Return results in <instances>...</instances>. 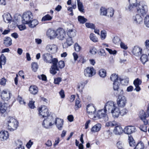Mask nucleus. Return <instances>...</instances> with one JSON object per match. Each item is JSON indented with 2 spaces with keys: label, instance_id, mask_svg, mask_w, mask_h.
I'll return each mask as SVG.
<instances>
[{
  "label": "nucleus",
  "instance_id": "f257e3e1",
  "mask_svg": "<svg viewBox=\"0 0 149 149\" xmlns=\"http://www.w3.org/2000/svg\"><path fill=\"white\" fill-rule=\"evenodd\" d=\"M42 57L45 62L47 63H52L50 69V72L53 75L56 74L57 73V71L59 70L57 66L58 59L56 58H53L52 55L48 53L43 54Z\"/></svg>",
  "mask_w": 149,
  "mask_h": 149
},
{
  "label": "nucleus",
  "instance_id": "f03ea898",
  "mask_svg": "<svg viewBox=\"0 0 149 149\" xmlns=\"http://www.w3.org/2000/svg\"><path fill=\"white\" fill-rule=\"evenodd\" d=\"M105 109L108 110V112H111L114 118H118L120 115V110L116 103L112 101H109L105 104Z\"/></svg>",
  "mask_w": 149,
  "mask_h": 149
},
{
  "label": "nucleus",
  "instance_id": "7ed1b4c3",
  "mask_svg": "<svg viewBox=\"0 0 149 149\" xmlns=\"http://www.w3.org/2000/svg\"><path fill=\"white\" fill-rule=\"evenodd\" d=\"M18 123L17 120L11 117H8L6 119V125L8 130L13 131L16 130Z\"/></svg>",
  "mask_w": 149,
  "mask_h": 149
},
{
  "label": "nucleus",
  "instance_id": "20e7f679",
  "mask_svg": "<svg viewBox=\"0 0 149 149\" xmlns=\"http://www.w3.org/2000/svg\"><path fill=\"white\" fill-rule=\"evenodd\" d=\"M137 7V11L139 14L143 16L146 15L148 11L147 6L144 3L140 2Z\"/></svg>",
  "mask_w": 149,
  "mask_h": 149
},
{
  "label": "nucleus",
  "instance_id": "39448f33",
  "mask_svg": "<svg viewBox=\"0 0 149 149\" xmlns=\"http://www.w3.org/2000/svg\"><path fill=\"white\" fill-rule=\"evenodd\" d=\"M120 83L119 81H115L113 84V88L114 90V94L115 96L123 95V89L120 88Z\"/></svg>",
  "mask_w": 149,
  "mask_h": 149
},
{
  "label": "nucleus",
  "instance_id": "423d86ee",
  "mask_svg": "<svg viewBox=\"0 0 149 149\" xmlns=\"http://www.w3.org/2000/svg\"><path fill=\"white\" fill-rule=\"evenodd\" d=\"M54 119L52 116H50L45 119L42 125L46 129H49L54 124Z\"/></svg>",
  "mask_w": 149,
  "mask_h": 149
},
{
  "label": "nucleus",
  "instance_id": "0eeeda50",
  "mask_svg": "<svg viewBox=\"0 0 149 149\" xmlns=\"http://www.w3.org/2000/svg\"><path fill=\"white\" fill-rule=\"evenodd\" d=\"M38 111L39 116L41 118H47L50 116L49 111L45 106H42L41 107L39 108Z\"/></svg>",
  "mask_w": 149,
  "mask_h": 149
},
{
  "label": "nucleus",
  "instance_id": "6e6552de",
  "mask_svg": "<svg viewBox=\"0 0 149 149\" xmlns=\"http://www.w3.org/2000/svg\"><path fill=\"white\" fill-rule=\"evenodd\" d=\"M117 99V104L119 107L123 108L125 106L127 103L126 98L123 95H118Z\"/></svg>",
  "mask_w": 149,
  "mask_h": 149
},
{
  "label": "nucleus",
  "instance_id": "1a4fd4ad",
  "mask_svg": "<svg viewBox=\"0 0 149 149\" xmlns=\"http://www.w3.org/2000/svg\"><path fill=\"white\" fill-rule=\"evenodd\" d=\"M33 18L32 13L30 11L24 13L22 16V23L27 24Z\"/></svg>",
  "mask_w": 149,
  "mask_h": 149
},
{
  "label": "nucleus",
  "instance_id": "9d476101",
  "mask_svg": "<svg viewBox=\"0 0 149 149\" xmlns=\"http://www.w3.org/2000/svg\"><path fill=\"white\" fill-rule=\"evenodd\" d=\"M95 73V70L92 67H87L84 70V74L86 77H91Z\"/></svg>",
  "mask_w": 149,
  "mask_h": 149
},
{
  "label": "nucleus",
  "instance_id": "9b49d317",
  "mask_svg": "<svg viewBox=\"0 0 149 149\" xmlns=\"http://www.w3.org/2000/svg\"><path fill=\"white\" fill-rule=\"evenodd\" d=\"M105 105L104 110L102 109L99 110L97 113V116L100 118H103L105 121H107L108 118L106 114V112L108 111V110L105 109Z\"/></svg>",
  "mask_w": 149,
  "mask_h": 149
},
{
  "label": "nucleus",
  "instance_id": "f8f14e48",
  "mask_svg": "<svg viewBox=\"0 0 149 149\" xmlns=\"http://www.w3.org/2000/svg\"><path fill=\"white\" fill-rule=\"evenodd\" d=\"M66 37V33L64 30L60 28L56 30V38L60 40H63Z\"/></svg>",
  "mask_w": 149,
  "mask_h": 149
},
{
  "label": "nucleus",
  "instance_id": "ddd939ff",
  "mask_svg": "<svg viewBox=\"0 0 149 149\" xmlns=\"http://www.w3.org/2000/svg\"><path fill=\"white\" fill-rule=\"evenodd\" d=\"M11 95V93L8 90L5 89L2 92L1 97L2 100L8 101L10 99Z\"/></svg>",
  "mask_w": 149,
  "mask_h": 149
},
{
  "label": "nucleus",
  "instance_id": "4468645a",
  "mask_svg": "<svg viewBox=\"0 0 149 149\" xmlns=\"http://www.w3.org/2000/svg\"><path fill=\"white\" fill-rule=\"evenodd\" d=\"M58 47L55 44H48L46 47V50L49 53L52 54H55L57 52Z\"/></svg>",
  "mask_w": 149,
  "mask_h": 149
},
{
  "label": "nucleus",
  "instance_id": "2eb2a0df",
  "mask_svg": "<svg viewBox=\"0 0 149 149\" xmlns=\"http://www.w3.org/2000/svg\"><path fill=\"white\" fill-rule=\"evenodd\" d=\"M54 124L56 125L59 130H62L63 124V120L59 118H56L54 119Z\"/></svg>",
  "mask_w": 149,
  "mask_h": 149
},
{
  "label": "nucleus",
  "instance_id": "dca6fc26",
  "mask_svg": "<svg viewBox=\"0 0 149 149\" xmlns=\"http://www.w3.org/2000/svg\"><path fill=\"white\" fill-rule=\"evenodd\" d=\"M8 106V104L3 100L0 101V112L1 114L5 113Z\"/></svg>",
  "mask_w": 149,
  "mask_h": 149
},
{
  "label": "nucleus",
  "instance_id": "f3484780",
  "mask_svg": "<svg viewBox=\"0 0 149 149\" xmlns=\"http://www.w3.org/2000/svg\"><path fill=\"white\" fill-rule=\"evenodd\" d=\"M56 30L55 31L51 29H49L47 32V35L50 39H53L56 38Z\"/></svg>",
  "mask_w": 149,
  "mask_h": 149
},
{
  "label": "nucleus",
  "instance_id": "a211bd4d",
  "mask_svg": "<svg viewBox=\"0 0 149 149\" xmlns=\"http://www.w3.org/2000/svg\"><path fill=\"white\" fill-rule=\"evenodd\" d=\"M135 127L134 126H128L125 127L124 131L125 133L129 134L135 132Z\"/></svg>",
  "mask_w": 149,
  "mask_h": 149
},
{
  "label": "nucleus",
  "instance_id": "6ab92c4d",
  "mask_svg": "<svg viewBox=\"0 0 149 149\" xmlns=\"http://www.w3.org/2000/svg\"><path fill=\"white\" fill-rule=\"evenodd\" d=\"M133 22L136 24H140L142 23V18L139 14H136L133 17Z\"/></svg>",
  "mask_w": 149,
  "mask_h": 149
},
{
  "label": "nucleus",
  "instance_id": "aec40b11",
  "mask_svg": "<svg viewBox=\"0 0 149 149\" xmlns=\"http://www.w3.org/2000/svg\"><path fill=\"white\" fill-rule=\"evenodd\" d=\"M113 132L116 134L120 135L123 132V130L121 126L117 123L115 126Z\"/></svg>",
  "mask_w": 149,
  "mask_h": 149
},
{
  "label": "nucleus",
  "instance_id": "412c9836",
  "mask_svg": "<svg viewBox=\"0 0 149 149\" xmlns=\"http://www.w3.org/2000/svg\"><path fill=\"white\" fill-rule=\"evenodd\" d=\"M142 49L138 46H134L132 52L136 56H140L141 54Z\"/></svg>",
  "mask_w": 149,
  "mask_h": 149
},
{
  "label": "nucleus",
  "instance_id": "4be33fe9",
  "mask_svg": "<svg viewBox=\"0 0 149 149\" xmlns=\"http://www.w3.org/2000/svg\"><path fill=\"white\" fill-rule=\"evenodd\" d=\"M9 134L8 132L3 131L0 132V138L2 141L7 139L9 137Z\"/></svg>",
  "mask_w": 149,
  "mask_h": 149
},
{
  "label": "nucleus",
  "instance_id": "5701e85b",
  "mask_svg": "<svg viewBox=\"0 0 149 149\" xmlns=\"http://www.w3.org/2000/svg\"><path fill=\"white\" fill-rule=\"evenodd\" d=\"M4 21L6 23H9L11 22L12 17L9 13L4 14L2 16Z\"/></svg>",
  "mask_w": 149,
  "mask_h": 149
},
{
  "label": "nucleus",
  "instance_id": "b1692460",
  "mask_svg": "<svg viewBox=\"0 0 149 149\" xmlns=\"http://www.w3.org/2000/svg\"><path fill=\"white\" fill-rule=\"evenodd\" d=\"M39 23L38 20L36 19H31L28 23L27 24L31 28H34Z\"/></svg>",
  "mask_w": 149,
  "mask_h": 149
},
{
  "label": "nucleus",
  "instance_id": "393cba45",
  "mask_svg": "<svg viewBox=\"0 0 149 149\" xmlns=\"http://www.w3.org/2000/svg\"><path fill=\"white\" fill-rule=\"evenodd\" d=\"M101 128V125L100 123H97L93 126L91 129V131L93 132H99Z\"/></svg>",
  "mask_w": 149,
  "mask_h": 149
},
{
  "label": "nucleus",
  "instance_id": "a878e982",
  "mask_svg": "<svg viewBox=\"0 0 149 149\" xmlns=\"http://www.w3.org/2000/svg\"><path fill=\"white\" fill-rule=\"evenodd\" d=\"M86 110L87 112L89 114L94 115L95 109L94 107L92 105H88L87 106Z\"/></svg>",
  "mask_w": 149,
  "mask_h": 149
},
{
  "label": "nucleus",
  "instance_id": "bb28decb",
  "mask_svg": "<svg viewBox=\"0 0 149 149\" xmlns=\"http://www.w3.org/2000/svg\"><path fill=\"white\" fill-rule=\"evenodd\" d=\"M73 42L71 38L69 37L67 39L66 42H64L63 45V48H65L68 46H70L72 44Z\"/></svg>",
  "mask_w": 149,
  "mask_h": 149
},
{
  "label": "nucleus",
  "instance_id": "cd10ccee",
  "mask_svg": "<svg viewBox=\"0 0 149 149\" xmlns=\"http://www.w3.org/2000/svg\"><path fill=\"white\" fill-rule=\"evenodd\" d=\"M3 43L5 46L7 47H9L12 44V39L10 37L5 38L4 39Z\"/></svg>",
  "mask_w": 149,
  "mask_h": 149
},
{
  "label": "nucleus",
  "instance_id": "c85d7f7f",
  "mask_svg": "<svg viewBox=\"0 0 149 149\" xmlns=\"http://www.w3.org/2000/svg\"><path fill=\"white\" fill-rule=\"evenodd\" d=\"M29 91L31 94L35 95L38 92V89L36 86H31L29 88Z\"/></svg>",
  "mask_w": 149,
  "mask_h": 149
},
{
  "label": "nucleus",
  "instance_id": "c756f323",
  "mask_svg": "<svg viewBox=\"0 0 149 149\" xmlns=\"http://www.w3.org/2000/svg\"><path fill=\"white\" fill-rule=\"evenodd\" d=\"M77 6L79 10L81 12H84V9L83 5L80 0H77Z\"/></svg>",
  "mask_w": 149,
  "mask_h": 149
},
{
  "label": "nucleus",
  "instance_id": "7c9ffc66",
  "mask_svg": "<svg viewBox=\"0 0 149 149\" xmlns=\"http://www.w3.org/2000/svg\"><path fill=\"white\" fill-rule=\"evenodd\" d=\"M6 62V58L3 54H2L0 57V66L2 68V65L5 64Z\"/></svg>",
  "mask_w": 149,
  "mask_h": 149
},
{
  "label": "nucleus",
  "instance_id": "2f4dec72",
  "mask_svg": "<svg viewBox=\"0 0 149 149\" xmlns=\"http://www.w3.org/2000/svg\"><path fill=\"white\" fill-rule=\"evenodd\" d=\"M107 14L106 16L108 17H112L113 15L114 10L112 8H109L107 9Z\"/></svg>",
  "mask_w": 149,
  "mask_h": 149
},
{
  "label": "nucleus",
  "instance_id": "473e14b6",
  "mask_svg": "<svg viewBox=\"0 0 149 149\" xmlns=\"http://www.w3.org/2000/svg\"><path fill=\"white\" fill-rule=\"evenodd\" d=\"M69 37L71 38L76 36V31L75 30L69 29L67 32Z\"/></svg>",
  "mask_w": 149,
  "mask_h": 149
},
{
  "label": "nucleus",
  "instance_id": "72a5a7b5",
  "mask_svg": "<svg viewBox=\"0 0 149 149\" xmlns=\"http://www.w3.org/2000/svg\"><path fill=\"white\" fill-rule=\"evenodd\" d=\"M129 142L130 146L134 147L135 145V143L132 137L131 136H128Z\"/></svg>",
  "mask_w": 149,
  "mask_h": 149
},
{
  "label": "nucleus",
  "instance_id": "f704fd0d",
  "mask_svg": "<svg viewBox=\"0 0 149 149\" xmlns=\"http://www.w3.org/2000/svg\"><path fill=\"white\" fill-rule=\"evenodd\" d=\"M140 60L142 63L144 64L146 62L148 61V56L145 54L142 55L140 57Z\"/></svg>",
  "mask_w": 149,
  "mask_h": 149
},
{
  "label": "nucleus",
  "instance_id": "c9c22d12",
  "mask_svg": "<svg viewBox=\"0 0 149 149\" xmlns=\"http://www.w3.org/2000/svg\"><path fill=\"white\" fill-rule=\"evenodd\" d=\"M137 6L136 5L130 3V4L125 8V9L128 11H132L134 8L137 7Z\"/></svg>",
  "mask_w": 149,
  "mask_h": 149
},
{
  "label": "nucleus",
  "instance_id": "e433bc0d",
  "mask_svg": "<svg viewBox=\"0 0 149 149\" xmlns=\"http://www.w3.org/2000/svg\"><path fill=\"white\" fill-rule=\"evenodd\" d=\"M107 9L103 7H102L100 10V14L101 15L106 16L107 14Z\"/></svg>",
  "mask_w": 149,
  "mask_h": 149
},
{
  "label": "nucleus",
  "instance_id": "4c0bfd02",
  "mask_svg": "<svg viewBox=\"0 0 149 149\" xmlns=\"http://www.w3.org/2000/svg\"><path fill=\"white\" fill-rule=\"evenodd\" d=\"M139 115L141 119L146 118V115L145 111L143 110H141L140 111Z\"/></svg>",
  "mask_w": 149,
  "mask_h": 149
},
{
  "label": "nucleus",
  "instance_id": "58836bf2",
  "mask_svg": "<svg viewBox=\"0 0 149 149\" xmlns=\"http://www.w3.org/2000/svg\"><path fill=\"white\" fill-rule=\"evenodd\" d=\"M52 19V16L49 14H47L43 16L41 19L42 21H50Z\"/></svg>",
  "mask_w": 149,
  "mask_h": 149
},
{
  "label": "nucleus",
  "instance_id": "ea45409f",
  "mask_svg": "<svg viewBox=\"0 0 149 149\" xmlns=\"http://www.w3.org/2000/svg\"><path fill=\"white\" fill-rule=\"evenodd\" d=\"M119 77H118V75L116 74H113L110 77V79L112 81L114 82L117 81L119 80Z\"/></svg>",
  "mask_w": 149,
  "mask_h": 149
},
{
  "label": "nucleus",
  "instance_id": "a19ab883",
  "mask_svg": "<svg viewBox=\"0 0 149 149\" xmlns=\"http://www.w3.org/2000/svg\"><path fill=\"white\" fill-rule=\"evenodd\" d=\"M117 122L114 121H111L106 123L105 126L107 127H113L117 125Z\"/></svg>",
  "mask_w": 149,
  "mask_h": 149
},
{
  "label": "nucleus",
  "instance_id": "79ce46f5",
  "mask_svg": "<svg viewBox=\"0 0 149 149\" xmlns=\"http://www.w3.org/2000/svg\"><path fill=\"white\" fill-rule=\"evenodd\" d=\"M144 148V144L142 142H140L136 145L134 149H143Z\"/></svg>",
  "mask_w": 149,
  "mask_h": 149
},
{
  "label": "nucleus",
  "instance_id": "37998d69",
  "mask_svg": "<svg viewBox=\"0 0 149 149\" xmlns=\"http://www.w3.org/2000/svg\"><path fill=\"white\" fill-rule=\"evenodd\" d=\"M90 40L94 42H97L98 41V38L95 36V34L93 33H91L90 35Z\"/></svg>",
  "mask_w": 149,
  "mask_h": 149
},
{
  "label": "nucleus",
  "instance_id": "c03bdc74",
  "mask_svg": "<svg viewBox=\"0 0 149 149\" xmlns=\"http://www.w3.org/2000/svg\"><path fill=\"white\" fill-rule=\"evenodd\" d=\"M99 74L100 77L104 78L106 75V71L104 69H101L99 71Z\"/></svg>",
  "mask_w": 149,
  "mask_h": 149
},
{
  "label": "nucleus",
  "instance_id": "a18cd8bd",
  "mask_svg": "<svg viewBox=\"0 0 149 149\" xmlns=\"http://www.w3.org/2000/svg\"><path fill=\"white\" fill-rule=\"evenodd\" d=\"M78 21L81 23L84 24L87 21L86 19L84 17L79 16L78 17Z\"/></svg>",
  "mask_w": 149,
  "mask_h": 149
},
{
  "label": "nucleus",
  "instance_id": "49530a36",
  "mask_svg": "<svg viewBox=\"0 0 149 149\" xmlns=\"http://www.w3.org/2000/svg\"><path fill=\"white\" fill-rule=\"evenodd\" d=\"M144 23L147 27H149V15H146L144 19Z\"/></svg>",
  "mask_w": 149,
  "mask_h": 149
},
{
  "label": "nucleus",
  "instance_id": "de8ad7c7",
  "mask_svg": "<svg viewBox=\"0 0 149 149\" xmlns=\"http://www.w3.org/2000/svg\"><path fill=\"white\" fill-rule=\"evenodd\" d=\"M80 101L79 99H77L75 101V109L77 110L78 108L81 107V105L80 104Z\"/></svg>",
  "mask_w": 149,
  "mask_h": 149
},
{
  "label": "nucleus",
  "instance_id": "09e8293b",
  "mask_svg": "<svg viewBox=\"0 0 149 149\" xmlns=\"http://www.w3.org/2000/svg\"><path fill=\"white\" fill-rule=\"evenodd\" d=\"M32 68L34 72H36L38 68V66L37 63H33L31 64Z\"/></svg>",
  "mask_w": 149,
  "mask_h": 149
},
{
  "label": "nucleus",
  "instance_id": "8fccbe9b",
  "mask_svg": "<svg viewBox=\"0 0 149 149\" xmlns=\"http://www.w3.org/2000/svg\"><path fill=\"white\" fill-rule=\"evenodd\" d=\"M142 81L139 78H137L134 81V84L135 86H139L141 84Z\"/></svg>",
  "mask_w": 149,
  "mask_h": 149
},
{
  "label": "nucleus",
  "instance_id": "3c124183",
  "mask_svg": "<svg viewBox=\"0 0 149 149\" xmlns=\"http://www.w3.org/2000/svg\"><path fill=\"white\" fill-rule=\"evenodd\" d=\"M57 66L58 68L61 69L63 68L65 66V63L63 61H59L58 63V65Z\"/></svg>",
  "mask_w": 149,
  "mask_h": 149
},
{
  "label": "nucleus",
  "instance_id": "603ef678",
  "mask_svg": "<svg viewBox=\"0 0 149 149\" xmlns=\"http://www.w3.org/2000/svg\"><path fill=\"white\" fill-rule=\"evenodd\" d=\"M86 26L88 28L95 29V26L94 24L90 23H86L85 24Z\"/></svg>",
  "mask_w": 149,
  "mask_h": 149
},
{
  "label": "nucleus",
  "instance_id": "864d4df0",
  "mask_svg": "<svg viewBox=\"0 0 149 149\" xmlns=\"http://www.w3.org/2000/svg\"><path fill=\"white\" fill-rule=\"evenodd\" d=\"M120 83L122 84L125 85L127 84L128 82V79H122L120 78H119V80H118Z\"/></svg>",
  "mask_w": 149,
  "mask_h": 149
},
{
  "label": "nucleus",
  "instance_id": "5fc2aeb1",
  "mask_svg": "<svg viewBox=\"0 0 149 149\" xmlns=\"http://www.w3.org/2000/svg\"><path fill=\"white\" fill-rule=\"evenodd\" d=\"M128 110L126 109H123L122 110H120V115L121 116H123L126 114L128 112Z\"/></svg>",
  "mask_w": 149,
  "mask_h": 149
},
{
  "label": "nucleus",
  "instance_id": "6e6d98bb",
  "mask_svg": "<svg viewBox=\"0 0 149 149\" xmlns=\"http://www.w3.org/2000/svg\"><path fill=\"white\" fill-rule=\"evenodd\" d=\"M107 36V33L104 30L102 31H101V38L102 40L104 39Z\"/></svg>",
  "mask_w": 149,
  "mask_h": 149
},
{
  "label": "nucleus",
  "instance_id": "4d7b16f0",
  "mask_svg": "<svg viewBox=\"0 0 149 149\" xmlns=\"http://www.w3.org/2000/svg\"><path fill=\"white\" fill-rule=\"evenodd\" d=\"M38 77L40 79H42L43 81H45L47 80V77L44 74H42L40 75H38Z\"/></svg>",
  "mask_w": 149,
  "mask_h": 149
},
{
  "label": "nucleus",
  "instance_id": "13d9d810",
  "mask_svg": "<svg viewBox=\"0 0 149 149\" xmlns=\"http://www.w3.org/2000/svg\"><path fill=\"white\" fill-rule=\"evenodd\" d=\"M105 49L110 54L115 55L117 53V51L116 50H112V49L108 48H106Z\"/></svg>",
  "mask_w": 149,
  "mask_h": 149
},
{
  "label": "nucleus",
  "instance_id": "bf43d9fd",
  "mask_svg": "<svg viewBox=\"0 0 149 149\" xmlns=\"http://www.w3.org/2000/svg\"><path fill=\"white\" fill-rule=\"evenodd\" d=\"M84 85L82 84V82H81L78 85L77 88L78 90L80 91H82V89L84 88Z\"/></svg>",
  "mask_w": 149,
  "mask_h": 149
},
{
  "label": "nucleus",
  "instance_id": "052dcab7",
  "mask_svg": "<svg viewBox=\"0 0 149 149\" xmlns=\"http://www.w3.org/2000/svg\"><path fill=\"white\" fill-rule=\"evenodd\" d=\"M34 101H29L28 104V106L29 108L33 109L35 107L34 104Z\"/></svg>",
  "mask_w": 149,
  "mask_h": 149
},
{
  "label": "nucleus",
  "instance_id": "680f3d73",
  "mask_svg": "<svg viewBox=\"0 0 149 149\" xmlns=\"http://www.w3.org/2000/svg\"><path fill=\"white\" fill-rule=\"evenodd\" d=\"M61 80L62 79L61 77H57L54 79V83L55 84H59Z\"/></svg>",
  "mask_w": 149,
  "mask_h": 149
},
{
  "label": "nucleus",
  "instance_id": "e2e57ef3",
  "mask_svg": "<svg viewBox=\"0 0 149 149\" xmlns=\"http://www.w3.org/2000/svg\"><path fill=\"white\" fill-rule=\"evenodd\" d=\"M74 48L76 52H79L81 49L80 47L79 46V45H78L77 43L75 44L74 46Z\"/></svg>",
  "mask_w": 149,
  "mask_h": 149
},
{
  "label": "nucleus",
  "instance_id": "0e129e2a",
  "mask_svg": "<svg viewBox=\"0 0 149 149\" xmlns=\"http://www.w3.org/2000/svg\"><path fill=\"white\" fill-rule=\"evenodd\" d=\"M17 100L20 104H25L26 102L24 101V100L22 99L21 97H20L19 96L17 98Z\"/></svg>",
  "mask_w": 149,
  "mask_h": 149
},
{
  "label": "nucleus",
  "instance_id": "69168bd1",
  "mask_svg": "<svg viewBox=\"0 0 149 149\" xmlns=\"http://www.w3.org/2000/svg\"><path fill=\"white\" fill-rule=\"evenodd\" d=\"M20 25L18 26V28L20 31H22L25 29H26V26L25 25V24Z\"/></svg>",
  "mask_w": 149,
  "mask_h": 149
},
{
  "label": "nucleus",
  "instance_id": "338daca9",
  "mask_svg": "<svg viewBox=\"0 0 149 149\" xmlns=\"http://www.w3.org/2000/svg\"><path fill=\"white\" fill-rule=\"evenodd\" d=\"M140 129L144 132H146L147 131V126L146 125H141L140 127Z\"/></svg>",
  "mask_w": 149,
  "mask_h": 149
},
{
  "label": "nucleus",
  "instance_id": "774afa93",
  "mask_svg": "<svg viewBox=\"0 0 149 149\" xmlns=\"http://www.w3.org/2000/svg\"><path fill=\"white\" fill-rule=\"evenodd\" d=\"M100 55L102 56H105L106 55V54L104 50L103 49H100Z\"/></svg>",
  "mask_w": 149,
  "mask_h": 149
}]
</instances>
